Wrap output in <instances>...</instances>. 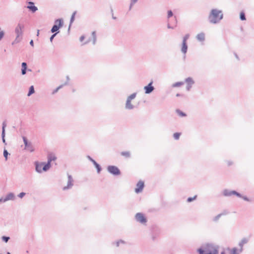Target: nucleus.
<instances>
[{
  "mask_svg": "<svg viewBox=\"0 0 254 254\" xmlns=\"http://www.w3.org/2000/svg\"><path fill=\"white\" fill-rule=\"evenodd\" d=\"M10 239V237L8 236H3L1 237V240L5 243H7Z\"/></svg>",
  "mask_w": 254,
  "mask_h": 254,
  "instance_id": "39",
  "label": "nucleus"
},
{
  "mask_svg": "<svg viewBox=\"0 0 254 254\" xmlns=\"http://www.w3.org/2000/svg\"><path fill=\"white\" fill-rule=\"evenodd\" d=\"M94 166H96V165H97L98 163L96 162V161L95 160L93 163H92Z\"/></svg>",
  "mask_w": 254,
  "mask_h": 254,
  "instance_id": "60",
  "label": "nucleus"
},
{
  "mask_svg": "<svg viewBox=\"0 0 254 254\" xmlns=\"http://www.w3.org/2000/svg\"><path fill=\"white\" fill-rule=\"evenodd\" d=\"M4 32L3 31L0 30V41L4 37Z\"/></svg>",
  "mask_w": 254,
  "mask_h": 254,
  "instance_id": "48",
  "label": "nucleus"
},
{
  "mask_svg": "<svg viewBox=\"0 0 254 254\" xmlns=\"http://www.w3.org/2000/svg\"><path fill=\"white\" fill-rule=\"evenodd\" d=\"M176 113L180 117H185L187 116V114L185 113L182 112L181 110H180L179 109L176 110Z\"/></svg>",
  "mask_w": 254,
  "mask_h": 254,
  "instance_id": "28",
  "label": "nucleus"
},
{
  "mask_svg": "<svg viewBox=\"0 0 254 254\" xmlns=\"http://www.w3.org/2000/svg\"><path fill=\"white\" fill-rule=\"evenodd\" d=\"M9 155V153L8 152L7 150L5 149L3 150V156L5 158V160L6 161L8 159V155Z\"/></svg>",
  "mask_w": 254,
  "mask_h": 254,
  "instance_id": "38",
  "label": "nucleus"
},
{
  "mask_svg": "<svg viewBox=\"0 0 254 254\" xmlns=\"http://www.w3.org/2000/svg\"><path fill=\"white\" fill-rule=\"evenodd\" d=\"M135 219L138 222L141 224H145L147 222V219L142 213H137L135 215Z\"/></svg>",
  "mask_w": 254,
  "mask_h": 254,
  "instance_id": "7",
  "label": "nucleus"
},
{
  "mask_svg": "<svg viewBox=\"0 0 254 254\" xmlns=\"http://www.w3.org/2000/svg\"><path fill=\"white\" fill-rule=\"evenodd\" d=\"M87 158H88V159L92 163H93L94 161H95V160H94L91 156H90L89 155H88L87 156Z\"/></svg>",
  "mask_w": 254,
  "mask_h": 254,
  "instance_id": "50",
  "label": "nucleus"
},
{
  "mask_svg": "<svg viewBox=\"0 0 254 254\" xmlns=\"http://www.w3.org/2000/svg\"><path fill=\"white\" fill-rule=\"evenodd\" d=\"M64 25V20L62 18L57 19L55 20L54 24L51 29L52 33L58 34L60 32V29Z\"/></svg>",
  "mask_w": 254,
  "mask_h": 254,
  "instance_id": "3",
  "label": "nucleus"
},
{
  "mask_svg": "<svg viewBox=\"0 0 254 254\" xmlns=\"http://www.w3.org/2000/svg\"><path fill=\"white\" fill-rule=\"evenodd\" d=\"M67 178H68L67 184L66 186H65L63 188L64 190H66L69 189L71 188L73 185V180L71 175L68 174Z\"/></svg>",
  "mask_w": 254,
  "mask_h": 254,
  "instance_id": "15",
  "label": "nucleus"
},
{
  "mask_svg": "<svg viewBox=\"0 0 254 254\" xmlns=\"http://www.w3.org/2000/svg\"><path fill=\"white\" fill-rule=\"evenodd\" d=\"M220 254H226V253H225V251H223L221 252Z\"/></svg>",
  "mask_w": 254,
  "mask_h": 254,
  "instance_id": "62",
  "label": "nucleus"
},
{
  "mask_svg": "<svg viewBox=\"0 0 254 254\" xmlns=\"http://www.w3.org/2000/svg\"><path fill=\"white\" fill-rule=\"evenodd\" d=\"M35 90L33 85L31 86L29 88V91L27 94L28 96H30L32 94L34 93Z\"/></svg>",
  "mask_w": 254,
  "mask_h": 254,
  "instance_id": "27",
  "label": "nucleus"
},
{
  "mask_svg": "<svg viewBox=\"0 0 254 254\" xmlns=\"http://www.w3.org/2000/svg\"><path fill=\"white\" fill-rule=\"evenodd\" d=\"M235 57L238 59V60H239V58L238 57V56L237 55V54H235Z\"/></svg>",
  "mask_w": 254,
  "mask_h": 254,
  "instance_id": "61",
  "label": "nucleus"
},
{
  "mask_svg": "<svg viewBox=\"0 0 254 254\" xmlns=\"http://www.w3.org/2000/svg\"><path fill=\"white\" fill-rule=\"evenodd\" d=\"M240 19L242 21H244V20H246V17L245 13L243 11H242V12H240Z\"/></svg>",
  "mask_w": 254,
  "mask_h": 254,
  "instance_id": "33",
  "label": "nucleus"
},
{
  "mask_svg": "<svg viewBox=\"0 0 254 254\" xmlns=\"http://www.w3.org/2000/svg\"><path fill=\"white\" fill-rule=\"evenodd\" d=\"M157 237V235L156 234H153L152 235V237H151L152 238V240L153 241H155Z\"/></svg>",
  "mask_w": 254,
  "mask_h": 254,
  "instance_id": "51",
  "label": "nucleus"
},
{
  "mask_svg": "<svg viewBox=\"0 0 254 254\" xmlns=\"http://www.w3.org/2000/svg\"><path fill=\"white\" fill-rule=\"evenodd\" d=\"M27 3L28 5L27 6V8L32 13H35L38 10V8L34 4V3L32 1H28Z\"/></svg>",
  "mask_w": 254,
  "mask_h": 254,
  "instance_id": "16",
  "label": "nucleus"
},
{
  "mask_svg": "<svg viewBox=\"0 0 254 254\" xmlns=\"http://www.w3.org/2000/svg\"><path fill=\"white\" fill-rule=\"evenodd\" d=\"M134 107V106L131 103V101L127 99L125 104V108L127 110H132Z\"/></svg>",
  "mask_w": 254,
  "mask_h": 254,
  "instance_id": "19",
  "label": "nucleus"
},
{
  "mask_svg": "<svg viewBox=\"0 0 254 254\" xmlns=\"http://www.w3.org/2000/svg\"><path fill=\"white\" fill-rule=\"evenodd\" d=\"M181 134V133L180 132H175L173 134V137L175 140H178L179 139Z\"/></svg>",
  "mask_w": 254,
  "mask_h": 254,
  "instance_id": "36",
  "label": "nucleus"
},
{
  "mask_svg": "<svg viewBox=\"0 0 254 254\" xmlns=\"http://www.w3.org/2000/svg\"><path fill=\"white\" fill-rule=\"evenodd\" d=\"M31 71V70L30 69H27V64L25 62H23L21 64V74L22 75H25L26 73V71Z\"/></svg>",
  "mask_w": 254,
  "mask_h": 254,
  "instance_id": "17",
  "label": "nucleus"
},
{
  "mask_svg": "<svg viewBox=\"0 0 254 254\" xmlns=\"http://www.w3.org/2000/svg\"><path fill=\"white\" fill-rule=\"evenodd\" d=\"M30 45L33 47L34 46V42H33V40H31L30 41V43H29Z\"/></svg>",
  "mask_w": 254,
  "mask_h": 254,
  "instance_id": "56",
  "label": "nucleus"
},
{
  "mask_svg": "<svg viewBox=\"0 0 254 254\" xmlns=\"http://www.w3.org/2000/svg\"><path fill=\"white\" fill-rule=\"evenodd\" d=\"M226 214H227V213L224 212H223V213L218 214L217 215H216V216H215L213 218V221L217 222L222 215H224Z\"/></svg>",
  "mask_w": 254,
  "mask_h": 254,
  "instance_id": "26",
  "label": "nucleus"
},
{
  "mask_svg": "<svg viewBox=\"0 0 254 254\" xmlns=\"http://www.w3.org/2000/svg\"><path fill=\"white\" fill-rule=\"evenodd\" d=\"M63 86L64 85H61L60 86H58L57 88H56L55 90H53V91L52 92V94H55V93H56L59 91V90L61 89Z\"/></svg>",
  "mask_w": 254,
  "mask_h": 254,
  "instance_id": "40",
  "label": "nucleus"
},
{
  "mask_svg": "<svg viewBox=\"0 0 254 254\" xmlns=\"http://www.w3.org/2000/svg\"><path fill=\"white\" fill-rule=\"evenodd\" d=\"M184 84L183 82H177L172 85L173 87H177Z\"/></svg>",
  "mask_w": 254,
  "mask_h": 254,
  "instance_id": "37",
  "label": "nucleus"
},
{
  "mask_svg": "<svg viewBox=\"0 0 254 254\" xmlns=\"http://www.w3.org/2000/svg\"><path fill=\"white\" fill-rule=\"evenodd\" d=\"M21 39V37H17V36H16V38L14 40V42L12 43V44H13L14 43H17L19 42Z\"/></svg>",
  "mask_w": 254,
  "mask_h": 254,
  "instance_id": "44",
  "label": "nucleus"
},
{
  "mask_svg": "<svg viewBox=\"0 0 254 254\" xmlns=\"http://www.w3.org/2000/svg\"><path fill=\"white\" fill-rule=\"evenodd\" d=\"M249 238H243L239 243V253H242L243 251V246L245 244H247L249 241Z\"/></svg>",
  "mask_w": 254,
  "mask_h": 254,
  "instance_id": "12",
  "label": "nucleus"
},
{
  "mask_svg": "<svg viewBox=\"0 0 254 254\" xmlns=\"http://www.w3.org/2000/svg\"><path fill=\"white\" fill-rule=\"evenodd\" d=\"M241 198H242L244 200H245L246 201H248V202L251 201V199H250L249 198H248L247 196L243 195V197H242Z\"/></svg>",
  "mask_w": 254,
  "mask_h": 254,
  "instance_id": "47",
  "label": "nucleus"
},
{
  "mask_svg": "<svg viewBox=\"0 0 254 254\" xmlns=\"http://www.w3.org/2000/svg\"><path fill=\"white\" fill-rule=\"evenodd\" d=\"M95 167L97 169V173L99 174L102 170V168L101 166L99 164H98L97 165H96V166H95Z\"/></svg>",
  "mask_w": 254,
  "mask_h": 254,
  "instance_id": "42",
  "label": "nucleus"
},
{
  "mask_svg": "<svg viewBox=\"0 0 254 254\" xmlns=\"http://www.w3.org/2000/svg\"><path fill=\"white\" fill-rule=\"evenodd\" d=\"M167 27L169 29H174V27L171 26L170 24H168Z\"/></svg>",
  "mask_w": 254,
  "mask_h": 254,
  "instance_id": "58",
  "label": "nucleus"
},
{
  "mask_svg": "<svg viewBox=\"0 0 254 254\" xmlns=\"http://www.w3.org/2000/svg\"><path fill=\"white\" fill-rule=\"evenodd\" d=\"M176 96L177 97H186V96L184 94H181L180 93H177L176 94Z\"/></svg>",
  "mask_w": 254,
  "mask_h": 254,
  "instance_id": "53",
  "label": "nucleus"
},
{
  "mask_svg": "<svg viewBox=\"0 0 254 254\" xmlns=\"http://www.w3.org/2000/svg\"><path fill=\"white\" fill-rule=\"evenodd\" d=\"M197 195H195L193 197H189L187 198V201L188 202H191L193 200H195L197 198Z\"/></svg>",
  "mask_w": 254,
  "mask_h": 254,
  "instance_id": "35",
  "label": "nucleus"
},
{
  "mask_svg": "<svg viewBox=\"0 0 254 254\" xmlns=\"http://www.w3.org/2000/svg\"><path fill=\"white\" fill-rule=\"evenodd\" d=\"M14 194L13 192H9L5 197H2L0 198V203L5 202L8 200H14Z\"/></svg>",
  "mask_w": 254,
  "mask_h": 254,
  "instance_id": "8",
  "label": "nucleus"
},
{
  "mask_svg": "<svg viewBox=\"0 0 254 254\" xmlns=\"http://www.w3.org/2000/svg\"><path fill=\"white\" fill-rule=\"evenodd\" d=\"M85 38V37L84 35H82L80 37V42H82L83 41V40Z\"/></svg>",
  "mask_w": 254,
  "mask_h": 254,
  "instance_id": "54",
  "label": "nucleus"
},
{
  "mask_svg": "<svg viewBox=\"0 0 254 254\" xmlns=\"http://www.w3.org/2000/svg\"><path fill=\"white\" fill-rule=\"evenodd\" d=\"M138 0H130V2L129 6V10H131L132 6L135 4Z\"/></svg>",
  "mask_w": 254,
  "mask_h": 254,
  "instance_id": "34",
  "label": "nucleus"
},
{
  "mask_svg": "<svg viewBox=\"0 0 254 254\" xmlns=\"http://www.w3.org/2000/svg\"><path fill=\"white\" fill-rule=\"evenodd\" d=\"M232 193H233V195H235L238 197L241 198L243 197V195L240 193L237 192L236 190H234Z\"/></svg>",
  "mask_w": 254,
  "mask_h": 254,
  "instance_id": "41",
  "label": "nucleus"
},
{
  "mask_svg": "<svg viewBox=\"0 0 254 254\" xmlns=\"http://www.w3.org/2000/svg\"><path fill=\"white\" fill-rule=\"evenodd\" d=\"M53 35H51V36L50 37V42H53V40L54 39V38L55 37V36L58 34L57 33H53Z\"/></svg>",
  "mask_w": 254,
  "mask_h": 254,
  "instance_id": "46",
  "label": "nucleus"
},
{
  "mask_svg": "<svg viewBox=\"0 0 254 254\" xmlns=\"http://www.w3.org/2000/svg\"><path fill=\"white\" fill-rule=\"evenodd\" d=\"M6 127V121H3L2 124V131H1V139L2 142L6 145L7 143L5 141V127Z\"/></svg>",
  "mask_w": 254,
  "mask_h": 254,
  "instance_id": "13",
  "label": "nucleus"
},
{
  "mask_svg": "<svg viewBox=\"0 0 254 254\" xmlns=\"http://www.w3.org/2000/svg\"><path fill=\"white\" fill-rule=\"evenodd\" d=\"M47 158L51 161H53L57 159V157L54 154L50 153L48 155Z\"/></svg>",
  "mask_w": 254,
  "mask_h": 254,
  "instance_id": "25",
  "label": "nucleus"
},
{
  "mask_svg": "<svg viewBox=\"0 0 254 254\" xmlns=\"http://www.w3.org/2000/svg\"><path fill=\"white\" fill-rule=\"evenodd\" d=\"M197 40L200 42H203L205 40V34L201 32L198 34L196 37Z\"/></svg>",
  "mask_w": 254,
  "mask_h": 254,
  "instance_id": "21",
  "label": "nucleus"
},
{
  "mask_svg": "<svg viewBox=\"0 0 254 254\" xmlns=\"http://www.w3.org/2000/svg\"><path fill=\"white\" fill-rule=\"evenodd\" d=\"M6 254H10L9 252H7Z\"/></svg>",
  "mask_w": 254,
  "mask_h": 254,
  "instance_id": "64",
  "label": "nucleus"
},
{
  "mask_svg": "<svg viewBox=\"0 0 254 254\" xmlns=\"http://www.w3.org/2000/svg\"><path fill=\"white\" fill-rule=\"evenodd\" d=\"M152 84H153V81H151L147 85L145 86L144 87V90L145 91V94H150L155 89V88L152 85Z\"/></svg>",
  "mask_w": 254,
  "mask_h": 254,
  "instance_id": "10",
  "label": "nucleus"
},
{
  "mask_svg": "<svg viewBox=\"0 0 254 254\" xmlns=\"http://www.w3.org/2000/svg\"><path fill=\"white\" fill-rule=\"evenodd\" d=\"M187 51H188V45H187V43L182 42L181 51L185 55L184 58L186 57L185 55L187 53Z\"/></svg>",
  "mask_w": 254,
  "mask_h": 254,
  "instance_id": "20",
  "label": "nucleus"
},
{
  "mask_svg": "<svg viewBox=\"0 0 254 254\" xmlns=\"http://www.w3.org/2000/svg\"><path fill=\"white\" fill-rule=\"evenodd\" d=\"M111 12H112V18H113V19H116L117 17L114 16V14H113V9H111Z\"/></svg>",
  "mask_w": 254,
  "mask_h": 254,
  "instance_id": "57",
  "label": "nucleus"
},
{
  "mask_svg": "<svg viewBox=\"0 0 254 254\" xmlns=\"http://www.w3.org/2000/svg\"><path fill=\"white\" fill-rule=\"evenodd\" d=\"M24 28V24L19 22L15 28L14 32L17 37H20L23 34V29Z\"/></svg>",
  "mask_w": 254,
  "mask_h": 254,
  "instance_id": "6",
  "label": "nucleus"
},
{
  "mask_svg": "<svg viewBox=\"0 0 254 254\" xmlns=\"http://www.w3.org/2000/svg\"><path fill=\"white\" fill-rule=\"evenodd\" d=\"M223 18V13L221 10L212 9L208 16V20L211 24H218Z\"/></svg>",
  "mask_w": 254,
  "mask_h": 254,
  "instance_id": "2",
  "label": "nucleus"
},
{
  "mask_svg": "<svg viewBox=\"0 0 254 254\" xmlns=\"http://www.w3.org/2000/svg\"><path fill=\"white\" fill-rule=\"evenodd\" d=\"M35 167V171L38 173H42L43 171V167L44 166V162H39L38 161H35L34 162Z\"/></svg>",
  "mask_w": 254,
  "mask_h": 254,
  "instance_id": "9",
  "label": "nucleus"
},
{
  "mask_svg": "<svg viewBox=\"0 0 254 254\" xmlns=\"http://www.w3.org/2000/svg\"><path fill=\"white\" fill-rule=\"evenodd\" d=\"M167 13H168V14H167L168 18H170V17H172L173 15V13L171 10H168Z\"/></svg>",
  "mask_w": 254,
  "mask_h": 254,
  "instance_id": "45",
  "label": "nucleus"
},
{
  "mask_svg": "<svg viewBox=\"0 0 254 254\" xmlns=\"http://www.w3.org/2000/svg\"><path fill=\"white\" fill-rule=\"evenodd\" d=\"M219 246L213 243H206L197 249L198 254H218Z\"/></svg>",
  "mask_w": 254,
  "mask_h": 254,
  "instance_id": "1",
  "label": "nucleus"
},
{
  "mask_svg": "<svg viewBox=\"0 0 254 254\" xmlns=\"http://www.w3.org/2000/svg\"><path fill=\"white\" fill-rule=\"evenodd\" d=\"M107 171L108 172L114 175V176H119L121 175V172L119 168L114 165H109L107 167Z\"/></svg>",
  "mask_w": 254,
  "mask_h": 254,
  "instance_id": "4",
  "label": "nucleus"
},
{
  "mask_svg": "<svg viewBox=\"0 0 254 254\" xmlns=\"http://www.w3.org/2000/svg\"><path fill=\"white\" fill-rule=\"evenodd\" d=\"M91 41V39L90 38H89L87 41H86L84 43V45L85 44H87V43H88L90 41Z\"/></svg>",
  "mask_w": 254,
  "mask_h": 254,
  "instance_id": "59",
  "label": "nucleus"
},
{
  "mask_svg": "<svg viewBox=\"0 0 254 254\" xmlns=\"http://www.w3.org/2000/svg\"><path fill=\"white\" fill-rule=\"evenodd\" d=\"M92 37V40H93V44L95 45L96 42V32L93 31L91 34Z\"/></svg>",
  "mask_w": 254,
  "mask_h": 254,
  "instance_id": "31",
  "label": "nucleus"
},
{
  "mask_svg": "<svg viewBox=\"0 0 254 254\" xmlns=\"http://www.w3.org/2000/svg\"><path fill=\"white\" fill-rule=\"evenodd\" d=\"M76 14V11H75L73 12L72 14L71 15V16L70 19L69 25L68 28V31L70 30L71 24H72V23L73 22V21L75 19V16Z\"/></svg>",
  "mask_w": 254,
  "mask_h": 254,
  "instance_id": "23",
  "label": "nucleus"
},
{
  "mask_svg": "<svg viewBox=\"0 0 254 254\" xmlns=\"http://www.w3.org/2000/svg\"><path fill=\"white\" fill-rule=\"evenodd\" d=\"M227 164L228 166H231L233 164V162L231 161H227Z\"/></svg>",
  "mask_w": 254,
  "mask_h": 254,
  "instance_id": "55",
  "label": "nucleus"
},
{
  "mask_svg": "<svg viewBox=\"0 0 254 254\" xmlns=\"http://www.w3.org/2000/svg\"><path fill=\"white\" fill-rule=\"evenodd\" d=\"M66 77L67 81L63 84L64 86L67 85L68 84V82L69 80V77L68 76H66Z\"/></svg>",
  "mask_w": 254,
  "mask_h": 254,
  "instance_id": "52",
  "label": "nucleus"
},
{
  "mask_svg": "<svg viewBox=\"0 0 254 254\" xmlns=\"http://www.w3.org/2000/svg\"><path fill=\"white\" fill-rule=\"evenodd\" d=\"M185 82L187 83L186 90L189 91L190 90L192 85L194 84V81L191 77H189L185 79Z\"/></svg>",
  "mask_w": 254,
  "mask_h": 254,
  "instance_id": "11",
  "label": "nucleus"
},
{
  "mask_svg": "<svg viewBox=\"0 0 254 254\" xmlns=\"http://www.w3.org/2000/svg\"><path fill=\"white\" fill-rule=\"evenodd\" d=\"M23 141L25 145V149L30 152H33L35 150V148L32 142L29 141L25 136H22Z\"/></svg>",
  "mask_w": 254,
  "mask_h": 254,
  "instance_id": "5",
  "label": "nucleus"
},
{
  "mask_svg": "<svg viewBox=\"0 0 254 254\" xmlns=\"http://www.w3.org/2000/svg\"><path fill=\"white\" fill-rule=\"evenodd\" d=\"M144 187V182L139 181L136 184V188L135 189V192L138 193L141 192Z\"/></svg>",
  "mask_w": 254,
  "mask_h": 254,
  "instance_id": "14",
  "label": "nucleus"
},
{
  "mask_svg": "<svg viewBox=\"0 0 254 254\" xmlns=\"http://www.w3.org/2000/svg\"><path fill=\"white\" fill-rule=\"evenodd\" d=\"M39 30H38V31H37V35H39Z\"/></svg>",
  "mask_w": 254,
  "mask_h": 254,
  "instance_id": "63",
  "label": "nucleus"
},
{
  "mask_svg": "<svg viewBox=\"0 0 254 254\" xmlns=\"http://www.w3.org/2000/svg\"><path fill=\"white\" fill-rule=\"evenodd\" d=\"M189 34H186L184 37H183V43H187V40L189 39Z\"/></svg>",
  "mask_w": 254,
  "mask_h": 254,
  "instance_id": "43",
  "label": "nucleus"
},
{
  "mask_svg": "<svg viewBox=\"0 0 254 254\" xmlns=\"http://www.w3.org/2000/svg\"><path fill=\"white\" fill-rule=\"evenodd\" d=\"M51 162L50 160L48 159L47 162H44V166L43 167V170L44 172H47L51 167Z\"/></svg>",
  "mask_w": 254,
  "mask_h": 254,
  "instance_id": "18",
  "label": "nucleus"
},
{
  "mask_svg": "<svg viewBox=\"0 0 254 254\" xmlns=\"http://www.w3.org/2000/svg\"><path fill=\"white\" fill-rule=\"evenodd\" d=\"M137 93H133L131 94L130 95L127 97V100H129V101H131L132 100L134 99L136 96Z\"/></svg>",
  "mask_w": 254,
  "mask_h": 254,
  "instance_id": "32",
  "label": "nucleus"
},
{
  "mask_svg": "<svg viewBox=\"0 0 254 254\" xmlns=\"http://www.w3.org/2000/svg\"><path fill=\"white\" fill-rule=\"evenodd\" d=\"M121 155L125 156L126 158H129L130 157V153L129 151H123L121 153Z\"/></svg>",
  "mask_w": 254,
  "mask_h": 254,
  "instance_id": "29",
  "label": "nucleus"
},
{
  "mask_svg": "<svg viewBox=\"0 0 254 254\" xmlns=\"http://www.w3.org/2000/svg\"><path fill=\"white\" fill-rule=\"evenodd\" d=\"M233 190H231L228 189H225L223 191V195L225 196H230L232 195H233V193H232L233 192Z\"/></svg>",
  "mask_w": 254,
  "mask_h": 254,
  "instance_id": "22",
  "label": "nucleus"
},
{
  "mask_svg": "<svg viewBox=\"0 0 254 254\" xmlns=\"http://www.w3.org/2000/svg\"><path fill=\"white\" fill-rule=\"evenodd\" d=\"M26 193L24 192H20L18 195V196L21 198H23L25 195Z\"/></svg>",
  "mask_w": 254,
  "mask_h": 254,
  "instance_id": "49",
  "label": "nucleus"
},
{
  "mask_svg": "<svg viewBox=\"0 0 254 254\" xmlns=\"http://www.w3.org/2000/svg\"><path fill=\"white\" fill-rule=\"evenodd\" d=\"M241 253H239V249L237 248H233L230 253V254H240Z\"/></svg>",
  "mask_w": 254,
  "mask_h": 254,
  "instance_id": "30",
  "label": "nucleus"
},
{
  "mask_svg": "<svg viewBox=\"0 0 254 254\" xmlns=\"http://www.w3.org/2000/svg\"><path fill=\"white\" fill-rule=\"evenodd\" d=\"M120 244H126V242L123 240H119L116 242H113L112 243L113 245H115L117 247L120 246Z\"/></svg>",
  "mask_w": 254,
  "mask_h": 254,
  "instance_id": "24",
  "label": "nucleus"
}]
</instances>
